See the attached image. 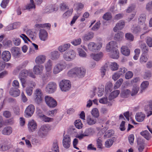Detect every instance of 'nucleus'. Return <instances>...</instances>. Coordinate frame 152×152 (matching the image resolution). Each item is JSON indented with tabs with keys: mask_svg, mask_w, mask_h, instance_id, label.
<instances>
[{
	"mask_svg": "<svg viewBox=\"0 0 152 152\" xmlns=\"http://www.w3.org/2000/svg\"><path fill=\"white\" fill-rule=\"evenodd\" d=\"M139 89V87L138 85L135 84V85H133V88L132 89L131 95L132 96H133L136 95Z\"/></svg>",
	"mask_w": 152,
	"mask_h": 152,
	"instance_id": "nucleus-34",
	"label": "nucleus"
},
{
	"mask_svg": "<svg viewBox=\"0 0 152 152\" xmlns=\"http://www.w3.org/2000/svg\"><path fill=\"white\" fill-rule=\"evenodd\" d=\"M124 36V34L120 31L115 34L114 39L115 40L118 41H121L123 39Z\"/></svg>",
	"mask_w": 152,
	"mask_h": 152,
	"instance_id": "nucleus-25",
	"label": "nucleus"
},
{
	"mask_svg": "<svg viewBox=\"0 0 152 152\" xmlns=\"http://www.w3.org/2000/svg\"><path fill=\"white\" fill-rule=\"evenodd\" d=\"M112 86L113 85L111 82H109L107 83L105 87V91H106L107 92H110Z\"/></svg>",
	"mask_w": 152,
	"mask_h": 152,
	"instance_id": "nucleus-43",
	"label": "nucleus"
},
{
	"mask_svg": "<svg viewBox=\"0 0 152 152\" xmlns=\"http://www.w3.org/2000/svg\"><path fill=\"white\" fill-rule=\"evenodd\" d=\"M121 52L122 53L126 56H128L129 55L130 51L128 47L125 46H122L121 48Z\"/></svg>",
	"mask_w": 152,
	"mask_h": 152,
	"instance_id": "nucleus-24",
	"label": "nucleus"
},
{
	"mask_svg": "<svg viewBox=\"0 0 152 152\" xmlns=\"http://www.w3.org/2000/svg\"><path fill=\"white\" fill-rule=\"evenodd\" d=\"M12 86L18 88L19 87L20 85L19 82L17 80H13L12 83Z\"/></svg>",
	"mask_w": 152,
	"mask_h": 152,
	"instance_id": "nucleus-64",
	"label": "nucleus"
},
{
	"mask_svg": "<svg viewBox=\"0 0 152 152\" xmlns=\"http://www.w3.org/2000/svg\"><path fill=\"white\" fill-rule=\"evenodd\" d=\"M131 94V91L129 89L124 90L122 91L121 96L122 98H126L128 97Z\"/></svg>",
	"mask_w": 152,
	"mask_h": 152,
	"instance_id": "nucleus-29",
	"label": "nucleus"
},
{
	"mask_svg": "<svg viewBox=\"0 0 152 152\" xmlns=\"http://www.w3.org/2000/svg\"><path fill=\"white\" fill-rule=\"evenodd\" d=\"M26 34L30 37L33 39L36 36V33L34 30L31 31V30H28L26 31Z\"/></svg>",
	"mask_w": 152,
	"mask_h": 152,
	"instance_id": "nucleus-39",
	"label": "nucleus"
},
{
	"mask_svg": "<svg viewBox=\"0 0 152 152\" xmlns=\"http://www.w3.org/2000/svg\"><path fill=\"white\" fill-rule=\"evenodd\" d=\"M62 144L64 148H68L69 147L71 144V138L69 135H66L64 136Z\"/></svg>",
	"mask_w": 152,
	"mask_h": 152,
	"instance_id": "nucleus-10",
	"label": "nucleus"
},
{
	"mask_svg": "<svg viewBox=\"0 0 152 152\" xmlns=\"http://www.w3.org/2000/svg\"><path fill=\"white\" fill-rule=\"evenodd\" d=\"M145 117L144 114L142 113H138L136 115L135 118L137 121L140 122L143 121Z\"/></svg>",
	"mask_w": 152,
	"mask_h": 152,
	"instance_id": "nucleus-21",
	"label": "nucleus"
},
{
	"mask_svg": "<svg viewBox=\"0 0 152 152\" xmlns=\"http://www.w3.org/2000/svg\"><path fill=\"white\" fill-rule=\"evenodd\" d=\"M112 16L110 13L107 12L105 13L103 16V18L104 19L108 20L111 19Z\"/></svg>",
	"mask_w": 152,
	"mask_h": 152,
	"instance_id": "nucleus-46",
	"label": "nucleus"
},
{
	"mask_svg": "<svg viewBox=\"0 0 152 152\" xmlns=\"http://www.w3.org/2000/svg\"><path fill=\"white\" fill-rule=\"evenodd\" d=\"M110 67L112 71H115L118 69V65L115 62H112L110 65Z\"/></svg>",
	"mask_w": 152,
	"mask_h": 152,
	"instance_id": "nucleus-45",
	"label": "nucleus"
},
{
	"mask_svg": "<svg viewBox=\"0 0 152 152\" xmlns=\"http://www.w3.org/2000/svg\"><path fill=\"white\" fill-rule=\"evenodd\" d=\"M146 42L148 46L150 47H152V38L150 37H147Z\"/></svg>",
	"mask_w": 152,
	"mask_h": 152,
	"instance_id": "nucleus-61",
	"label": "nucleus"
},
{
	"mask_svg": "<svg viewBox=\"0 0 152 152\" xmlns=\"http://www.w3.org/2000/svg\"><path fill=\"white\" fill-rule=\"evenodd\" d=\"M9 93L10 95L13 97H17L19 95L20 91L18 88H12L10 89Z\"/></svg>",
	"mask_w": 152,
	"mask_h": 152,
	"instance_id": "nucleus-13",
	"label": "nucleus"
},
{
	"mask_svg": "<svg viewBox=\"0 0 152 152\" xmlns=\"http://www.w3.org/2000/svg\"><path fill=\"white\" fill-rule=\"evenodd\" d=\"M133 30V32L134 34H139L140 32L141 31V28L140 26H138L135 27H134L132 28Z\"/></svg>",
	"mask_w": 152,
	"mask_h": 152,
	"instance_id": "nucleus-59",
	"label": "nucleus"
},
{
	"mask_svg": "<svg viewBox=\"0 0 152 152\" xmlns=\"http://www.w3.org/2000/svg\"><path fill=\"white\" fill-rule=\"evenodd\" d=\"M118 48L116 42L114 41H111L107 45L106 49L107 51L108 52L113 50L115 49H117Z\"/></svg>",
	"mask_w": 152,
	"mask_h": 152,
	"instance_id": "nucleus-11",
	"label": "nucleus"
},
{
	"mask_svg": "<svg viewBox=\"0 0 152 152\" xmlns=\"http://www.w3.org/2000/svg\"><path fill=\"white\" fill-rule=\"evenodd\" d=\"M44 94L41 90L39 89V103L43 101L44 98Z\"/></svg>",
	"mask_w": 152,
	"mask_h": 152,
	"instance_id": "nucleus-53",
	"label": "nucleus"
},
{
	"mask_svg": "<svg viewBox=\"0 0 152 152\" xmlns=\"http://www.w3.org/2000/svg\"><path fill=\"white\" fill-rule=\"evenodd\" d=\"M46 27L47 29H50L51 27V25L49 23H45L43 24H39V28H44Z\"/></svg>",
	"mask_w": 152,
	"mask_h": 152,
	"instance_id": "nucleus-51",
	"label": "nucleus"
},
{
	"mask_svg": "<svg viewBox=\"0 0 152 152\" xmlns=\"http://www.w3.org/2000/svg\"><path fill=\"white\" fill-rule=\"evenodd\" d=\"M125 37L127 40L130 41H133L134 39V37L133 35L129 33L126 34Z\"/></svg>",
	"mask_w": 152,
	"mask_h": 152,
	"instance_id": "nucleus-50",
	"label": "nucleus"
},
{
	"mask_svg": "<svg viewBox=\"0 0 152 152\" xmlns=\"http://www.w3.org/2000/svg\"><path fill=\"white\" fill-rule=\"evenodd\" d=\"M148 60V56L145 53H143L141 56L140 61V62H146Z\"/></svg>",
	"mask_w": 152,
	"mask_h": 152,
	"instance_id": "nucleus-48",
	"label": "nucleus"
},
{
	"mask_svg": "<svg viewBox=\"0 0 152 152\" xmlns=\"http://www.w3.org/2000/svg\"><path fill=\"white\" fill-rule=\"evenodd\" d=\"M151 76V72L148 71L145 72L143 75V78L145 79H148Z\"/></svg>",
	"mask_w": 152,
	"mask_h": 152,
	"instance_id": "nucleus-54",
	"label": "nucleus"
},
{
	"mask_svg": "<svg viewBox=\"0 0 152 152\" xmlns=\"http://www.w3.org/2000/svg\"><path fill=\"white\" fill-rule=\"evenodd\" d=\"M120 93V91L119 90H116L114 91L110 94L109 97V99H112L116 98L118 96Z\"/></svg>",
	"mask_w": 152,
	"mask_h": 152,
	"instance_id": "nucleus-32",
	"label": "nucleus"
},
{
	"mask_svg": "<svg viewBox=\"0 0 152 152\" xmlns=\"http://www.w3.org/2000/svg\"><path fill=\"white\" fill-rule=\"evenodd\" d=\"M135 7L134 5H131L128 7L126 10V12L128 13H131L134 10Z\"/></svg>",
	"mask_w": 152,
	"mask_h": 152,
	"instance_id": "nucleus-62",
	"label": "nucleus"
},
{
	"mask_svg": "<svg viewBox=\"0 0 152 152\" xmlns=\"http://www.w3.org/2000/svg\"><path fill=\"white\" fill-rule=\"evenodd\" d=\"M39 116L42 121L46 122H52L53 120V118L48 117L44 115H39Z\"/></svg>",
	"mask_w": 152,
	"mask_h": 152,
	"instance_id": "nucleus-26",
	"label": "nucleus"
},
{
	"mask_svg": "<svg viewBox=\"0 0 152 152\" xmlns=\"http://www.w3.org/2000/svg\"><path fill=\"white\" fill-rule=\"evenodd\" d=\"M125 26V22L123 20H121L117 23L113 28V31L114 32H116L118 30H121Z\"/></svg>",
	"mask_w": 152,
	"mask_h": 152,
	"instance_id": "nucleus-15",
	"label": "nucleus"
},
{
	"mask_svg": "<svg viewBox=\"0 0 152 152\" xmlns=\"http://www.w3.org/2000/svg\"><path fill=\"white\" fill-rule=\"evenodd\" d=\"M146 15L144 14H141L138 18L139 23L141 24H143L146 20Z\"/></svg>",
	"mask_w": 152,
	"mask_h": 152,
	"instance_id": "nucleus-37",
	"label": "nucleus"
},
{
	"mask_svg": "<svg viewBox=\"0 0 152 152\" xmlns=\"http://www.w3.org/2000/svg\"><path fill=\"white\" fill-rule=\"evenodd\" d=\"M52 150L54 152H59V147L57 140H55L53 142Z\"/></svg>",
	"mask_w": 152,
	"mask_h": 152,
	"instance_id": "nucleus-35",
	"label": "nucleus"
},
{
	"mask_svg": "<svg viewBox=\"0 0 152 152\" xmlns=\"http://www.w3.org/2000/svg\"><path fill=\"white\" fill-rule=\"evenodd\" d=\"M11 52L14 56H18L20 54V50L17 47H12L11 50Z\"/></svg>",
	"mask_w": 152,
	"mask_h": 152,
	"instance_id": "nucleus-23",
	"label": "nucleus"
},
{
	"mask_svg": "<svg viewBox=\"0 0 152 152\" xmlns=\"http://www.w3.org/2000/svg\"><path fill=\"white\" fill-rule=\"evenodd\" d=\"M133 74L132 72L128 71L126 74L125 77L126 79H129L133 77Z\"/></svg>",
	"mask_w": 152,
	"mask_h": 152,
	"instance_id": "nucleus-60",
	"label": "nucleus"
},
{
	"mask_svg": "<svg viewBox=\"0 0 152 152\" xmlns=\"http://www.w3.org/2000/svg\"><path fill=\"white\" fill-rule=\"evenodd\" d=\"M37 123L33 120L29 121L28 124V128L30 132H34L37 129Z\"/></svg>",
	"mask_w": 152,
	"mask_h": 152,
	"instance_id": "nucleus-7",
	"label": "nucleus"
},
{
	"mask_svg": "<svg viewBox=\"0 0 152 152\" xmlns=\"http://www.w3.org/2000/svg\"><path fill=\"white\" fill-rule=\"evenodd\" d=\"M74 6L76 7L75 9L77 11L82 10L84 7V4L81 3H76Z\"/></svg>",
	"mask_w": 152,
	"mask_h": 152,
	"instance_id": "nucleus-38",
	"label": "nucleus"
},
{
	"mask_svg": "<svg viewBox=\"0 0 152 152\" xmlns=\"http://www.w3.org/2000/svg\"><path fill=\"white\" fill-rule=\"evenodd\" d=\"M46 60L45 56L41 55L39 56V64L43 63Z\"/></svg>",
	"mask_w": 152,
	"mask_h": 152,
	"instance_id": "nucleus-58",
	"label": "nucleus"
},
{
	"mask_svg": "<svg viewBox=\"0 0 152 152\" xmlns=\"http://www.w3.org/2000/svg\"><path fill=\"white\" fill-rule=\"evenodd\" d=\"M75 55V52L73 50H71L65 53L64 58L66 60L70 61L74 59Z\"/></svg>",
	"mask_w": 152,
	"mask_h": 152,
	"instance_id": "nucleus-5",
	"label": "nucleus"
},
{
	"mask_svg": "<svg viewBox=\"0 0 152 152\" xmlns=\"http://www.w3.org/2000/svg\"><path fill=\"white\" fill-rule=\"evenodd\" d=\"M12 132V129L10 126H6L5 127L2 131V133L5 135H9L11 134Z\"/></svg>",
	"mask_w": 152,
	"mask_h": 152,
	"instance_id": "nucleus-19",
	"label": "nucleus"
},
{
	"mask_svg": "<svg viewBox=\"0 0 152 152\" xmlns=\"http://www.w3.org/2000/svg\"><path fill=\"white\" fill-rule=\"evenodd\" d=\"M11 57V53L9 51H4L2 52L1 57L4 61H8L10 59Z\"/></svg>",
	"mask_w": 152,
	"mask_h": 152,
	"instance_id": "nucleus-14",
	"label": "nucleus"
},
{
	"mask_svg": "<svg viewBox=\"0 0 152 152\" xmlns=\"http://www.w3.org/2000/svg\"><path fill=\"white\" fill-rule=\"evenodd\" d=\"M73 10L70 9L65 12L62 15V17L64 18H66L71 16Z\"/></svg>",
	"mask_w": 152,
	"mask_h": 152,
	"instance_id": "nucleus-47",
	"label": "nucleus"
},
{
	"mask_svg": "<svg viewBox=\"0 0 152 152\" xmlns=\"http://www.w3.org/2000/svg\"><path fill=\"white\" fill-rule=\"evenodd\" d=\"M127 69L125 67H122L120 68L118 72L121 75H124L127 71Z\"/></svg>",
	"mask_w": 152,
	"mask_h": 152,
	"instance_id": "nucleus-63",
	"label": "nucleus"
},
{
	"mask_svg": "<svg viewBox=\"0 0 152 152\" xmlns=\"http://www.w3.org/2000/svg\"><path fill=\"white\" fill-rule=\"evenodd\" d=\"M77 76L80 77H83L85 75L86 72V69L83 67H76Z\"/></svg>",
	"mask_w": 152,
	"mask_h": 152,
	"instance_id": "nucleus-12",
	"label": "nucleus"
},
{
	"mask_svg": "<svg viewBox=\"0 0 152 152\" xmlns=\"http://www.w3.org/2000/svg\"><path fill=\"white\" fill-rule=\"evenodd\" d=\"M76 67L74 68L71 69L67 72V75L69 77H72L74 76H77L76 74Z\"/></svg>",
	"mask_w": 152,
	"mask_h": 152,
	"instance_id": "nucleus-33",
	"label": "nucleus"
},
{
	"mask_svg": "<svg viewBox=\"0 0 152 152\" xmlns=\"http://www.w3.org/2000/svg\"><path fill=\"white\" fill-rule=\"evenodd\" d=\"M123 82V80L122 79L120 78L115 83L114 87V89H116L118 88L121 85Z\"/></svg>",
	"mask_w": 152,
	"mask_h": 152,
	"instance_id": "nucleus-40",
	"label": "nucleus"
},
{
	"mask_svg": "<svg viewBox=\"0 0 152 152\" xmlns=\"http://www.w3.org/2000/svg\"><path fill=\"white\" fill-rule=\"evenodd\" d=\"M102 43L98 42L96 43L93 42L89 43L88 45V49L91 51L95 52L99 50L102 47Z\"/></svg>",
	"mask_w": 152,
	"mask_h": 152,
	"instance_id": "nucleus-3",
	"label": "nucleus"
},
{
	"mask_svg": "<svg viewBox=\"0 0 152 152\" xmlns=\"http://www.w3.org/2000/svg\"><path fill=\"white\" fill-rule=\"evenodd\" d=\"M96 122V119L92 116L89 115L86 117V122L88 125H92L94 124Z\"/></svg>",
	"mask_w": 152,
	"mask_h": 152,
	"instance_id": "nucleus-20",
	"label": "nucleus"
},
{
	"mask_svg": "<svg viewBox=\"0 0 152 152\" xmlns=\"http://www.w3.org/2000/svg\"><path fill=\"white\" fill-rule=\"evenodd\" d=\"M70 46V45L69 44H64L59 47L58 50L61 52H64L69 48Z\"/></svg>",
	"mask_w": 152,
	"mask_h": 152,
	"instance_id": "nucleus-30",
	"label": "nucleus"
},
{
	"mask_svg": "<svg viewBox=\"0 0 152 152\" xmlns=\"http://www.w3.org/2000/svg\"><path fill=\"white\" fill-rule=\"evenodd\" d=\"M39 37L40 39L42 41L46 40L48 37V33L44 29H40L39 32Z\"/></svg>",
	"mask_w": 152,
	"mask_h": 152,
	"instance_id": "nucleus-16",
	"label": "nucleus"
},
{
	"mask_svg": "<svg viewBox=\"0 0 152 152\" xmlns=\"http://www.w3.org/2000/svg\"><path fill=\"white\" fill-rule=\"evenodd\" d=\"M90 56L94 60L99 61L102 57L103 55L102 52H100L97 54L92 53Z\"/></svg>",
	"mask_w": 152,
	"mask_h": 152,
	"instance_id": "nucleus-22",
	"label": "nucleus"
},
{
	"mask_svg": "<svg viewBox=\"0 0 152 152\" xmlns=\"http://www.w3.org/2000/svg\"><path fill=\"white\" fill-rule=\"evenodd\" d=\"M107 67V65L106 64L104 66L101 67V75L102 77H103L105 75Z\"/></svg>",
	"mask_w": 152,
	"mask_h": 152,
	"instance_id": "nucleus-56",
	"label": "nucleus"
},
{
	"mask_svg": "<svg viewBox=\"0 0 152 152\" xmlns=\"http://www.w3.org/2000/svg\"><path fill=\"white\" fill-rule=\"evenodd\" d=\"M51 58L53 60H56L58 59L60 54L59 53L56 51H52L50 53Z\"/></svg>",
	"mask_w": 152,
	"mask_h": 152,
	"instance_id": "nucleus-31",
	"label": "nucleus"
},
{
	"mask_svg": "<svg viewBox=\"0 0 152 152\" xmlns=\"http://www.w3.org/2000/svg\"><path fill=\"white\" fill-rule=\"evenodd\" d=\"M59 86L62 91H69L71 88L70 82L68 80H63L60 82Z\"/></svg>",
	"mask_w": 152,
	"mask_h": 152,
	"instance_id": "nucleus-1",
	"label": "nucleus"
},
{
	"mask_svg": "<svg viewBox=\"0 0 152 152\" xmlns=\"http://www.w3.org/2000/svg\"><path fill=\"white\" fill-rule=\"evenodd\" d=\"M75 127L78 129H81L83 127V124L80 120H77L75 122Z\"/></svg>",
	"mask_w": 152,
	"mask_h": 152,
	"instance_id": "nucleus-44",
	"label": "nucleus"
},
{
	"mask_svg": "<svg viewBox=\"0 0 152 152\" xmlns=\"http://www.w3.org/2000/svg\"><path fill=\"white\" fill-rule=\"evenodd\" d=\"M91 114L93 116L96 118H98L99 116V111L96 108H94L92 110Z\"/></svg>",
	"mask_w": 152,
	"mask_h": 152,
	"instance_id": "nucleus-42",
	"label": "nucleus"
},
{
	"mask_svg": "<svg viewBox=\"0 0 152 152\" xmlns=\"http://www.w3.org/2000/svg\"><path fill=\"white\" fill-rule=\"evenodd\" d=\"M53 65V62L50 60H49L45 65V67L47 72L50 74Z\"/></svg>",
	"mask_w": 152,
	"mask_h": 152,
	"instance_id": "nucleus-18",
	"label": "nucleus"
},
{
	"mask_svg": "<svg viewBox=\"0 0 152 152\" xmlns=\"http://www.w3.org/2000/svg\"><path fill=\"white\" fill-rule=\"evenodd\" d=\"M140 134L142 136L148 140H149L151 137V134L147 130L142 131L140 132Z\"/></svg>",
	"mask_w": 152,
	"mask_h": 152,
	"instance_id": "nucleus-28",
	"label": "nucleus"
},
{
	"mask_svg": "<svg viewBox=\"0 0 152 152\" xmlns=\"http://www.w3.org/2000/svg\"><path fill=\"white\" fill-rule=\"evenodd\" d=\"M30 3L28 4L26 6V8H23V10H30L31 9L34 8L35 5L34 3L33 0H30Z\"/></svg>",
	"mask_w": 152,
	"mask_h": 152,
	"instance_id": "nucleus-36",
	"label": "nucleus"
},
{
	"mask_svg": "<svg viewBox=\"0 0 152 152\" xmlns=\"http://www.w3.org/2000/svg\"><path fill=\"white\" fill-rule=\"evenodd\" d=\"M81 42L80 38H78L75 39L71 42V43L74 45L76 46L80 44Z\"/></svg>",
	"mask_w": 152,
	"mask_h": 152,
	"instance_id": "nucleus-49",
	"label": "nucleus"
},
{
	"mask_svg": "<svg viewBox=\"0 0 152 152\" xmlns=\"http://www.w3.org/2000/svg\"><path fill=\"white\" fill-rule=\"evenodd\" d=\"M45 99L46 104L49 107L54 108L57 105V102L52 97L46 96Z\"/></svg>",
	"mask_w": 152,
	"mask_h": 152,
	"instance_id": "nucleus-2",
	"label": "nucleus"
},
{
	"mask_svg": "<svg viewBox=\"0 0 152 152\" xmlns=\"http://www.w3.org/2000/svg\"><path fill=\"white\" fill-rule=\"evenodd\" d=\"M113 141L112 139L107 140L105 142V146L107 148L110 147L113 144Z\"/></svg>",
	"mask_w": 152,
	"mask_h": 152,
	"instance_id": "nucleus-55",
	"label": "nucleus"
},
{
	"mask_svg": "<svg viewBox=\"0 0 152 152\" xmlns=\"http://www.w3.org/2000/svg\"><path fill=\"white\" fill-rule=\"evenodd\" d=\"M57 110L55 109L51 111H49L47 113V115L51 117L54 116L57 113Z\"/></svg>",
	"mask_w": 152,
	"mask_h": 152,
	"instance_id": "nucleus-57",
	"label": "nucleus"
},
{
	"mask_svg": "<svg viewBox=\"0 0 152 152\" xmlns=\"http://www.w3.org/2000/svg\"><path fill=\"white\" fill-rule=\"evenodd\" d=\"M34 110V107L33 105L30 104L28 105L25 111V116L27 118L31 117L33 114Z\"/></svg>",
	"mask_w": 152,
	"mask_h": 152,
	"instance_id": "nucleus-8",
	"label": "nucleus"
},
{
	"mask_svg": "<svg viewBox=\"0 0 152 152\" xmlns=\"http://www.w3.org/2000/svg\"><path fill=\"white\" fill-rule=\"evenodd\" d=\"M20 37L22 38L26 43H28L27 41L31 43V41L30 39L24 34H22L20 36Z\"/></svg>",
	"mask_w": 152,
	"mask_h": 152,
	"instance_id": "nucleus-52",
	"label": "nucleus"
},
{
	"mask_svg": "<svg viewBox=\"0 0 152 152\" xmlns=\"http://www.w3.org/2000/svg\"><path fill=\"white\" fill-rule=\"evenodd\" d=\"M111 58L113 59H118L119 57V51L118 49L109 51Z\"/></svg>",
	"mask_w": 152,
	"mask_h": 152,
	"instance_id": "nucleus-17",
	"label": "nucleus"
},
{
	"mask_svg": "<svg viewBox=\"0 0 152 152\" xmlns=\"http://www.w3.org/2000/svg\"><path fill=\"white\" fill-rule=\"evenodd\" d=\"M94 37V34L92 32H89L85 34L83 37V39L85 41L89 40Z\"/></svg>",
	"mask_w": 152,
	"mask_h": 152,
	"instance_id": "nucleus-27",
	"label": "nucleus"
},
{
	"mask_svg": "<svg viewBox=\"0 0 152 152\" xmlns=\"http://www.w3.org/2000/svg\"><path fill=\"white\" fill-rule=\"evenodd\" d=\"M57 88V85L54 82H50L48 83L46 87V91L49 94L54 93Z\"/></svg>",
	"mask_w": 152,
	"mask_h": 152,
	"instance_id": "nucleus-6",
	"label": "nucleus"
},
{
	"mask_svg": "<svg viewBox=\"0 0 152 152\" xmlns=\"http://www.w3.org/2000/svg\"><path fill=\"white\" fill-rule=\"evenodd\" d=\"M66 65L64 62H60L56 64L53 69V73L55 74H58L65 68Z\"/></svg>",
	"mask_w": 152,
	"mask_h": 152,
	"instance_id": "nucleus-4",
	"label": "nucleus"
},
{
	"mask_svg": "<svg viewBox=\"0 0 152 152\" xmlns=\"http://www.w3.org/2000/svg\"><path fill=\"white\" fill-rule=\"evenodd\" d=\"M149 85V82L148 81H143L141 85V93L143 92V91L147 88Z\"/></svg>",
	"mask_w": 152,
	"mask_h": 152,
	"instance_id": "nucleus-41",
	"label": "nucleus"
},
{
	"mask_svg": "<svg viewBox=\"0 0 152 152\" xmlns=\"http://www.w3.org/2000/svg\"><path fill=\"white\" fill-rule=\"evenodd\" d=\"M28 76L33 78L35 77V75L32 73L30 70H28L25 69H23L21 71L19 75V77H26Z\"/></svg>",
	"mask_w": 152,
	"mask_h": 152,
	"instance_id": "nucleus-9",
	"label": "nucleus"
}]
</instances>
